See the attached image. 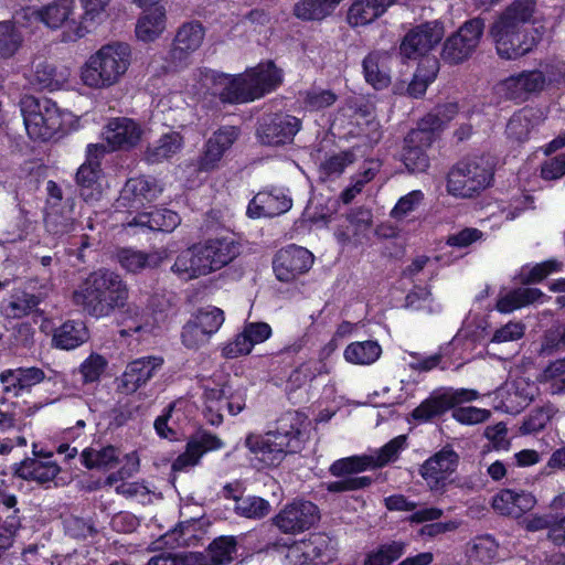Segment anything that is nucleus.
<instances>
[{"label": "nucleus", "mask_w": 565, "mask_h": 565, "mask_svg": "<svg viewBox=\"0 0 565 565\" xmlns=\"http://www.w3.org/2000/svg\"><path fill=\"white\" fill-rule=\"evenodd\" d=\"M127 284L119 274L100 268L85 277L73 291V302L90 317H109L126 305Z\"/></svg>", "instance_id": "1"}, {"label": "nucleus", "mask_w": 565, "mask_h": 565, "mask_svg": "<svg viewBox=\"0 0 565 565\" xmlns=\"http://www.w3.org/2000/svg\"><path fill=\"white\" fill-rule=\"evenodd\" d=\"M239 253V245L230 237L207 238L182 250L171 270L180 279H196L230 265Z\"/></svg>", "instance_id": "2"}, {"label": "nucleus", "mask_w": 565, "mask_h": 565, "mask_svg": "<svg viewBox=\"0 0 565 565\" xmlns=\"http://www.w3.org/2000/svg\"><path fill=\"white\" fill-rule=\"evenodd\" d=\"M20 107L31 141H60L78 129L73 114L61 110L50 98L26 95L21 99Z\"/></svg>", "instance_id": "3"}, {"label": "nucleus", "mask_w": 565, "mask_h": 565, "mask_svg": "<svg viewBox=\"0 0 565 565\" xmlns=\"http://www.w3.org/2000/svg\"><path fill=\"white\" fill-rule=\"evenodd\" d=\"M131 63V47L125 42L103 45L92 54L81 70L84 85L107 88L119 82Z\"/></svg>", "instance_id": "4"}, {"label": "nucleus", "mask_w": 565, "mask_h": 565, "mask_svg": "<svg viewBox=\"0 0 565 565\" xmlns=\"http://www.w3.org/2000/svg\"><path fill=\"white\" fill-rule=\"evenodd\" d=\"M493 163L489 158L461 160L451 167L446 178V191L456 199H473L493 181Z\"/></svg>", "instance_id": "5"}, {"label": "nucleus", "mask_w": 565, "mask_h": 565, "mask_svg": "<svg viewBox=\"0 0 565 565\" xmlns=\"http://www.w3.org/2000/svg\"><path fill=\"white\" fill-rule=\"evenodd\" d=\"M305 435L300 430L268 431L265 435H249L245 445L258 462V468L278 466L287 454L301 450Z\"/></svg>", "instance_id": "6"}, {"label": "nucleus", "mask_w": 565, "mask_h": 565, "mask_svg": "<svg viewBox=\"0 0 565 565\" xmlns=\"http://www.w3.org/2000/svg\"><path fill=\"white\" fill-rule=\"evenodd\" d=\"M75 9L74 0H55L43 7L26 6L21 9L18 17L24 24L41 22L51 29H58L66 24L67 30L64 35L70 41H76L84 38L89 31L86 22L72 19Z\"/></svg>", "instance_id": "7"}, {"label": "nucleus", "mask_w": 565, "mask_h": 565, "mask_svg": "<svg viewBox=\"0 0 565 565\" xmlns=\"http://www.w3.org/2000/svg\"><path fill=\"white\" fill-rule=\"evenodd\" d=\"M486 23L481 17L469 19L443 44L441 58L449 65H458L471 57L480 44Z\"/></svg>", "instance_id": "8"}, {"label": "nucleus", "mask_w": 565, "mask_h": 565, "mask_svg": "<svg viewBox=\"0 0 565 565\" xmlns=\"http://www.w3.org/2000/svg\"><path fill=\"white\" fill-rule=\"evenodd\" d=\"M489 32L498 55L503 60H518L537 45L536 38L526 26L511 24L504 28L500 21H493Z\"/></svg>", "instance_id": "9"}, {"label": "nucleus", "mask_w": 565, "mask_h": 565, "mask_svg": "<svg viewBox=\"0 0 565 565\" xmlns=\"http://www.w3.org/2000/svg\"><path fill=\"white\" fill-rule=\"evenodd\" d=\"M335 543L326 534H311L287 546L286 565H308L329 563L335 558Z\"/></svg>", "instance_id": "10"}, {"label": "nucleus", "mask_w": 565, "mask_h": 565, "mask_svg": "<svg viewBox=\"0 0 565 565\" xmlns=\"http://www.w3.org/2000/svg\"><path fill=\"white\" fill-rule=\"evenodd\" d=\"M444 33V25L438 21L420 23L404 35L399 54L408 60L426 55L439 44Z\"/></svg>", "instance_id": "11"}, {"label": "nucleus", "mask_w": 565, "mask_h": 565, "mask_svg": "<svg viewBox=\"0 0 565 565\" xmlns=\"http://www.w3.org/2000/svg\"><path fill=\"white\" fill-rule=\"evenodd\" d=\"M459 456L450 447H444L419 467L418 472L431 491L445 488L458 467Z\"/></svg>", "instance_id": "12"}, {"label": "nucleus", "mask_w": 565, "mask_h": 565, "mask_svg": "<svg viewBox=\"0 0 565 565\" xmlns=\"http://www.w3.org/2000/svg\"><path fill=\"white\" fill-rule=\"evenodd\" d=\"M478 396L477 391L469 388H446L438 391L422 402V404L413 411L412 416L414 419L427 422L460 403L475 401Z\"/></svg>", "instance_id": "13"}, {"label": "nucleus", "mask_w": 565, "mask_h": 565, "mask_svg": "<svg viewBox=\"0 0 565 565\" xmlns=\"http://www.w3.org/2000/svg\"><path fill=\"white\" fill-rule=\"evenodd\" d=\"M243 73L252 103L276 92L284 83V71L273 60L260 61Z\"/></svg>", "instance_id": "14"}, {"label": "nucleus", "mask_w": 565, "mask_h": 565, "mask_svg": "<svg viewBox=\"0 0 565 565\" xmlns=\"http://www.w3.org/2000/svg\"><path fill=\"white\" fill-rule=\"evenodd\" d=\"M536 393L535 383L524 377L509 380L494 393V407L504 413L518 414L533 401Z\"/></svg>", "instance_id": "15"}, {"label": "nucleus", "mask_w": 565, "mask_h": 565, "mask_svg": "<svg viewBox=\"0 0 565 565\" xmlns=\"http://www.w3.org/2000/svg\"><path fill=\"white\" fill-rule=\"evenodd\" d=\"M205 29L200 21L183 23L177 31L167 61L173 68H182L188 64L190 55L202 44Z\"/></svg>", "instance_id": "16"}, {"label": "nucleus", "mask_w": 565, "mask_h": 565, "mask_svg": "<svg viewBox=\"0 0 565 565\" xmlns=\"http://www.w3.org/2000/svg\"><path fill=\"white\" fill-rule=\"evenodd\" d=\"M318 520V508L312 502L296 500L287 504L273 522L281 532L296 534L309 530Z\"/></svg>", "instance_id": "17"}, {"label": "nucleus", "mask_w": 565, "mask_h": 565, "mask_svg": "<svg viewBox=\"0 0 565 565\" xmlns=\"http://www.w3.org/2000/svg\"><path fill=\"white\" fill-rule=\"evenodd\" d=\"M313 260V254L307 248L289 245L276 254L273 265L274 271L280 281H291L307 273Z\"/></svg>", "instance_id": "18"}, {"label": "nucleus", "mask_w": 565, "mask_h": 565, "mask_svg": "<svg viewBox=\"0 0 565 565\" xmlns=\"http://www.w3.org/2000/svg\"><path fill=\"white\" fill-rule=\"evenodd\" d=\"M213 96L223 105H241L252 103L244 73L227 74L212 71L210 76Z\"/></svg>", "instance_id": "19"}, {"label": "nucleus", "mask_w": 565, "mask_h": 565, "mask_svg": "<svg viewBox=\"0 0 565 565\" xmlns=\"http://www.w3.org/2000/svg\"><path fill=\"white\" fill-rule=\"evenodd\" d=\"M271 327L266 322H247L231 341L222 348V355L226 359H236L247 355L253 348L271 337Z\"/></svg>", "instance_id": "20"}, {"label": "nucleus", "mask_w": 565, "mask_h": 565, "mask_svg": "<svg viewBox=\"0 0 565 565\" xmlns=\"http://www.w3.org/2000/svg\"><path fill=\"white\" fill-rule=\"evenodd\" d=\"M301 128V120L295 116L281 113L264 115L258 120L256 129L260 139L276 141H294Z\"/></svg>", "instance_id": "21"}, {"label": "nucleus", "mask_w": 565, "mask_h": 565, "mask_svg": "<svg viewBox=\"0 0 565 565\" xmlns=\"http://www.w3.org/2000/svg\"><path fill=\"white\" fill-rule=\"evenodd\" d=\"M162 364L163 359L160 356H143L131 361L119 377L118 387L127 394L135 393L150 381Z\"/></svg>", "instance_id": "22"}, {"label": "nucleus", "mask_w": 565, "mask_h": 565, "mask_svg": "<svg viewBox=\"0 0 565 565\" xmlns=\"http://www.w3.org/2000/svg\"><path fill=\"white\" fill-rule=\"evenodd\" d=\"M392 55L387 51H371L362 61L365 82L375 90L386 89L392 82Z\"/></svg>", "instance_id": "23"}, {"label": "nucleus", "mask_w": 565, "mask_h": 565, "mask_svg": "<svg viewBox=\"0 0 565 565\" xmlns=\"http://www.w3.org/2000/svg\"><path fill=\"white\" fill-rule=\"evenodd\" d=\"M292 201L282 190L259 192L247 206V215L252 218L274 217L291 209Z\"/></svg>", "instance_id": "24"}, {"label": "nucleus", "mask_w": 565, "mask_h": 565, "mask_svg": "<svg viewBox=\"0 0 565 565\" xmlns=\"http://www.w3.org/2000/svg\"><path fill=\"white\" fill-rule=\"evenodd\" d=\"M169 254L170 250L166 247L149 253L124 248L117 253V260L126 271L138 274L160 266L169 257Z\"/></svg>", "instance_id": "25"}, {"label": "nucleus", "mask_w": 565, "mask_h": 565, "mask_svg": "<svg viewBox=\"0 0 565 565\" xmlns=\"http://www.w3.org/2000/svg\"><path fill=\"white\" fill-rule=\"evenodd\" d=\"M536 504L535 497L526 491L503 489L492 498V508L502 515L520 518Z\"/></svg>", "instance_id": "26"}, {"label": "nucleus", "mask_w": 565, "mask_h": 565, "mask_svg": "<svg viewBox=\"0 0 565 565\" xmlns=\"http://www.w3.org/2000/svg\"><path fill=\"white\" fill-rule=\"evenodd\" d=\"M228 393L227 376L220 375V382L204 384V409L203 414L209 424L218 426L223 422V409Z\"/></svg>", "instance_id": "27"}, {"label": "nucleus", "mask_w": 565, "mask_h": 565, "mask_svg": "<svg viewBox=\"0 0 565 565\" xmlns=\"http://www.w3.org/2000/svg\"><path fill=\"white\" fill-rule=\"evenodd\" d=\"M153 179L146 177H138L129 179L120 195V202L122 205L128 203L131 209H139L145 205L146 202H151L161 193Z\"/></svg>", "instance_id": "28"}, {"label": "nucleus", "mask_w": 565, "mask_h": 565, "mask_svg": "<svg viewBox=\"0 0 565 565\" xmlns=\"http://www.w3.org/2000/svg\"><path fill=\"white\" fill-rule=\"evenodd\" d=\"M122 326L121 335L138 334L140 338H146L159 328L160 319L152 311L129 306L124 313Z\"/></svg>", "instance_id": "29"}, {"label": "nucleus", "mask_w": 565, "mask_h": 565, "mask_svg": "<svg viewBox=\"0 0 565 565\" xmlns=\"http://www.w3.org/2000/svg\"><path fill=\"white\" fill-rule=\"evenodd\" d=\"M45 379L43 370L39 367H19L7 370L0 374V381L3 390L14 395L30 390L32 386L41 383Z\"/></svg>", "instance_id": "30"}, {"label": "nucleus", "mask_w": 565, "mask_h": 565, "mask_svg": "<svg viewBox=\"0 0 565 565\" xmlns=\"http://www.w3.org/2000/svg\"><path fill=\"white\" fill-rule=\"evenodd\" d=\"M397 0H355L348 10L352 26L367 25L382 17Z\"/></svg>", "instance_id": "31"}, {"label": "nucleus", "mask_w": 565, "mask_h": 565, "mask_svg": "<svg viewBox=\"0 0 565 565\" xmlns=\"http://www.w3.org/2000/svg\"><path fill=\"white\" fill-rule=\"evenodd\" d=\"M181 222L180 216L168 209H157L141 212L127 222L129 227L148 228L152 231L172 232Z\"/></svg>", "instance_id": "32"}, {"label": "nucleus", "mask_w": 565, "mask_h": 565, "mask_svg": "<svg viewBox=\"0 0 565 565\" xmlns=\"http://www.w3.org/2000/svg\"><path fill=\"white\" fill-rule=\"evenodd\" d=\"M142 135V125L129 117L109 118L102 130L103 141H140Z\"/></svg>", "instance_id": "33"}, {"label": "nucleus", "mask_w": 565, "mask_h": 565, "mask_svg": "<svg viewBox=\"0 0 565 565\" xmlns=\"http://www.w3.org/2000/svg\"><path fill=\"white\" fill-rule=\"evenodd\" d=\"M545 295L537 288H516L501 292L495 309L501 313H511L522 307L543 303Z\"/></svg>", "instance_id": "34"}, {"label": "nucleus", "mask_w": 565, "mask_h": 565, "mask_svg": "<svg viewBox=\"0 0 565 565\" xmlns=\"http://www.w3.org/2000/svg\"><path fill=\"white\" fill-rule=\"evenodd\" d=\"M166 28L164 7H152L142 11L136 24V36L143 42L154 41Z\"/></svg>", "instance_id": "35"}, {"label": "nucleus", "mask_w": 565, "mask_h": 565, "mask_svg": "<svg viewBox=\"0 0 565 565\" xmlns=\"http://www.w3.org/2000/svg\"><path fill=\"white\" fill-rule=\"evenodd\" d=\"M537 9V0H513L494 21H500L504 28L511 24L525 26L532 23Z\"/></svg>", "instance_id": "36"}, {"label": "nucleus", "mask_w": 565, "mask_h": 565, "mask_svg": "<svg viewBox=\"0 0 565 565\" xmlns=\"http://www.w3.org/2000/svg\"><path fill=\"white\" fill-rule=\"evenodd\" d=\"M88 338L89 333L85 323L83 321L71 320L55 330L53 343L58 349L72 350L85 343Z\"/></svg>", "instance_id": "37"}, {"label": "nucleus", "mask_w": 565, "mask_h": 565, "mask_svg": "<svg viewBox=\"0 0 565 565\" xmlns=\"http://www.w3.org/2000/svg\"><path fill=\"white\" fill-rule=\"evenodd\" d=\"M339 0H299L292 8V14L303 21H322L331 15L337 7Z\"/></svg>", "instance_id": "38"}, {"label": "nucleus", "mask_w": 565, "mask_h": 565, "mask_svg": "<svg viewBox=\"0 0 565 565\" xmlns=\"http://www.w3.org/2000/svg\"><path fill=\"white\" fill-rule=\"evenodd\" d=\"M58 466L50 459H26L22 461L15 473L26 480L40 483L52 481L58 473Z\"/></svg>", "instance_id": "39"}, {"label": "nucleus", "mask_w": 565, "mask_h": 565, "mask_svg": "<svg viewBox=\"0 0 565 565\" xmlns=\"http://www.w3.org/2000/svg\"><path fill=\"white\" fill-rule=\"evenodd\" d=\"M68 71L60 70L54 64L44 61L35 66L32 84L39 89H47L50 92L58 90L68 79Z\"/></svg>", "instance_id": "40"}, {"label": "nucleus", "mask_w": 565, "mask_h": 565, "mask_svg": "<svg viewBox=\"0 0 565 565\" xmlns=\"http://www.w3.org/2000/svg\"><path fill=\"white\" fill-rule=\"evenodd\" d=\"M381 354L382 347L374 340L351 342L343 351L344 360L353 365H371Z\"/></svg>", "instance_id": "41"}, {"label": "nucleus", "mask_w": 565, "mask_h": 565, "mask_svg": "<svg viewBox=\"0 0 565 565\" xmlns=\"http://www.w3.org/2000/svg\"><path fill=\"white\" fill-rule=\"evenodd\" d=\"M439 71L437 58H425L419 62L413 79L407 86V94L413 98H420L425 95L429 84H431Z\"/></svg>", "instance_id": "42"}, {"label": "nucleus", "mask_w": 565, "mask_h": 565, "mask_svg": "<svg viewBox=\"0 0 565 565\" xmlns=\"http://www.w3.org/2000/svg\"><path fill=\"white\" fill-rule=\"evenodd\" d=\"M99 173L98 162L90 159L78 168L76 181L81 186V194L85 201L97 200L100 195Z\"/></svg>", "instance_id": "43"}, {"label": "nucleus", "mask_w": 565, "mask_h": 565, "mask_svg": "<svg viewBox=\"0 0 565 565\" xmlns=\"http://www.w3.org/2000/svg\"><path fill=\"white\" fill-rule=\"evenodd\" d=\"M120 451L114 446L86 448L82 452V462L88 469H111L118 462Z\"/></svg>", "instance_id": "44"}, {"label": "nucleus", "mask_w": 565, "mask_h": 565, "mask_svg": "<svg viewBox=\"0 0 565 565\" xmlns=\"http://www.w3.org/2000/svg\"><path fill=\"white\" fill-rule=\"evenodd\" d=\"M505 85L509 90H519L527 94L540 93L546 85V77L540 70L522 71L507 78Z\"/></svg>", "instance_id": "45"}, {"label": "nucleus", "mask_w": 565, "mask_h": 565, "mask_svg": "<svg viewBox=\"0 0 565 565\" xmlns=\"http://www.w3.org/2000/svg\"><path fill=\"white\" fill-rule=\"evenodd\" d=\"M471 562L491 564L499 558V544L490 535L473 539L467 548Z\"/></svg>", "instance_id": "46"}, {"label": "nucleus", "mask_w": 565, "mask_h": 565, "mask_svg": "<svg viewBox=\"0 0 565 565\" xmlns=\"http://www.w3.org/2000/svg\"><path fill=\"white\" fill-rule=\"evenodd\" d=\"M534 126L533 109L524 108L509 119L505 132L511 141H527Z\"/></svg>", "instance_id": "47"}, {"label": "nucleus", "mask_w": 565, "mask_h": 565, "mask_svg": "<svg viewBox=\"0 0 565 565\" xmlns=\"http://www.w3.org/2000/svg\"><path fill=\"white\" fill-rule=\"evenodd\" d=\"M331 372V365L324 362H305L291 372L287 381L290 390L301 387L316 376L328 374Z\"/></svg>", "instance_id": "48"}, {"label": "nucleus", "mask_w": 565, "mask_h": 565, "mask_svg": "<svg viewBox=\"0 0 565 565\" xmlns=\"http://www.w3.org/2000/svg\"><path fill=\"white\" fill-rule=\"evenodd\" d=\"M406 448V437L404 435L397 436L390 440L382 448L371 451L369 458H371L372 468H380L390 462L395 461L401 451Z\"/></svg>", "instance_id": "49"}, {"label": "nucleus", "mask_w": 565, "mask_h": 565, "mask_svg": "<svg viewBox=\"0 0 565 565\" xmlns=\"http://www.w3.org/2000/svg\"><path fill=\"white\" fill-rule=\"evenodd\" d=\"M22 42V35L13 22L0 21V58L12 57Z\"/></svg>", "instance_id": "50"}, {"label": "nucleus", "mask_w": 565, "mask_h": 565, "mask_svg": "<svg viewBox=\"0 0 565 565\" xmlns=\"http://www.w3.org/2000/svg\"><path fill=\"white\" fill-rule=\"evenodd\" d=\"M236 555V540L233 536H220L209 545L211 565L231 563Z\"/></svg>", "instance_id": "51"}, {"label": "nucleus", "mask_w": 565, "mask_h": 565, "mask_svg": "<svg viewBox=\"0 0 565 565\" xmlns=\"http://www.w3.org/2000/svg\"><path fill=\"white\" fill-rule=\"evenodd\" d=\"M234 511L243 518L262 519L270 512V504L260 497L247 495L236 500Z\"/></svg>", "instance_id": "52"}, {"label": "nucleus", "mask_w": 565, "mask_h": 565, "mask_svg": "<svg viewBox=\"0 0 565 565\" xmlns=\"http://www.w3.org/2000/svg\"><path fill=\"white\" fill-rule=\"evenodd\" d=\"M451 262L452 259L445 255H439L434 258L426 255H418L405 268L404 274L408 277H415L422 274L425 278H429L436 274L437 263L449 265Z\"/></svg>", "instance_id": "53"}, {"label": "nucleus", "mask_w": 565, "mask_h": 565, "mask_svg": "<svg viewBox=\"0 0 565 565\" xmlns=\"http://www.w3.org/2000/svg\"><path fill=\"white\" fill-rule=\"evenodd\" d=\"M371 458L369 455L351 456L335 460L330 466V472L334 477H344L347 475H353L363 472L372 468Z\"/></svg>", "instance_id": "54"}, {"label": "nucleus", "mask_w": 565, "mask_h": 565, "mask_svg": "<svg viewBox=\"0 0 565 565\" xmlns=\"http://www.w3.org/2000/svg\"><path fill=\"white\" fill-rule=\"evenodd\" d=\"M405 547L403 542L383 544L366 555L364 565H391L404 554Z\"/></svg>", "instance_id": "55"}, {"label": "nucleus", "mask_w": 565, "mask_h": 565, "mask_svg": "<svg viewBox=\"0 0 565 565\" xmlns=\"http://www.w3.org/2000/svg\"><path fill=\"white\" fill-rule=\"evenodd\" d=\"M38 302V298L33 295L25 292L17 294L2 306V312L7 318H21L35 308Z\"/></svg>", "instance_id": "56"}, {"label": "nucleus", "mask_w": 565, "mask_h": 565, "mask_svg": "<svg viewBox=\"0 0 565 565\" xmlns=\"http://www.w3.org/2000/svg\"><path fill=\"white\" fill-rule=\"evenodd\" d=\"M426 143H408L402 152V160L408 171L422 172L429 166V158L426 153Z\"/></svg>", "instance_id": "57"}, {"label": "nucleus", "mask_w": 565, "mask_h": 565, "mask_svg": "<svg viewBox=\"0 0 565 565\" xmlns=\"http://www.w3.org/2000/svg\"><path fill=\"white\" fill-rule=\"evenodd\" d=\"M201 329L206 331L210 337L216 333L224 323L225 317L222 309L207 306L198 310L192 318Z\"/></svg>", "instance_id": "58"}, {"label": "nucleus", "mask_w": 565, "mask_h": 565, "mask_svg": "<svg viewBox=\"0 0 565 565\" xmlns=\"http://www.w3.org/2000/svg\"><path fill=\"white\" fill-rule=\"evenodd\" d=\"M354 160L355 154L352 150L329 154L321 163V172L327 177H338L348 166L352 164Z\"/></svg>", "instance_id": "59"}, {"label": "nucleus", "mask_w": 565, "mask_h": 565, "mask_svg": "<svg viewBox=\"0 0 565 565\" xmlns=\"http://www.w3.org/2000/svg\"><path fill=\"white\" fill-rule=\"evenodd\" d=\"M116 490L117 492L128 498L135 499L142 504H148L153 502L156 499H160V494L143 482L121 483L116 488Z\"/></svg>", "instance_id": "60"}, {"label": "nucleus", "mask_w": 565, "mask_h": 565, "mask_svg": "<svg viewBox=\"0 0 565 565\" xmlns=\"http://www.w3.org/2000/svg\"><path fill=\"white\" fill-rule=\"evenodd\" d=\"M107 366V360L96 353H92L79 365V373L84 383L97 382Z\"/></svg>", "instance_id": "61"}, {"label": "nucleus", "mask_w": 565, "mask_h": 565, "mask_svg": "<svg viewBox=\"0 0 565 565\" xmlns=\"http://www.w3.org/2000/svg\"><path fill=\"white\" fill-rule=\"evenodd\" d=\"M193 414L194 405L188 399H178L170 406L166 415L179 433V430L183 429L184 425L190 420Z\"/></svg>", "instance_id": "62"}, {"label": "nucleus", "mask_w": 565, "mask_h": 565, "mask_svg": "<svg viewBox=\"0 0 565 565\" xmlns=\"http://www.w3.org/2000/svg\"><path fill=\"white\" fill-rule=\"evenodd\" d=\"M559 264L556 260H546L533 266H524L520 271V280L523 284L537 282L548 274L556 271Z\"/></svg>", "instance_id": "63"}, {"label": "nucleus", "mask_w": 565, "mask_h": 565, "mask_svg": "<svg viewBox=\"0 0 565 565\" xmlns=\"http://www.w3.org/2000/svg\"><path fill=\"white\" fill-rule=\"evenodd\" d=\"M189 441L200 452L201 458L204 454L220 450L225 446V443L218 436L207 430H199L191 436Z\"/></svg>", "instance_id": "64"}]
</instances>
